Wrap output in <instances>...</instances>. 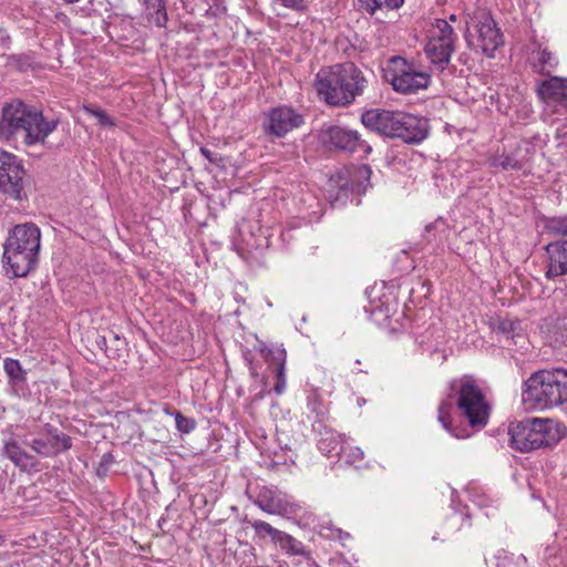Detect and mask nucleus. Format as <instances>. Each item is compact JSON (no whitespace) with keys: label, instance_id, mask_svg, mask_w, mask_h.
Listing matches in <instances>:
<instances>
[{"label":"nucleus","instance_id":"nucleus-38","mask_svg":"<svg viewBox=\"0 0 567 567\" xmlns=\"http://www.w3.org/2000/svg\"><path fill=\"white\" fill-rule=\"evenodd\" d=\"M276 382L274 385V391L280 395L286 390V374H285V367H275L274 368Z\"/></svg>","mask_w":567,"mask_h":567},{"label":"nucleus","instance_id":"nucleus-20","mask_svg":"<svg viewBox=\"0 0 567 567\" xmlns=\"http://www.w3.org/2000/svg\"><path fill=\"white\" fill-rule=\"evenodd\" d=\"M429 135V123L425 118L409 113L402 116L400 136L402 141L410 144H419Z\"/></svg>","mask_w":567,"mask_h":567},{"label":"nucleus","instance_id":"nucleus-34","mask_svg":"<svg viewBox=\"0 0 567 567\" xmlns=\"http://www.w3.org/2000/svg\"><path fill=\"white\" fill-rule=\"evenodd\" d=\"M261 352L265 354L266 360L269 364L275 367H286L287 352L282 346L274 348H262Z\"/></svg>","mask_w":567,"mask_h":567},{"label":"nucleus","instance_id":"nucleus-41","mask_svg":"<svg viewBox=\"0 0 567 567\" xmlns=\"http://www.w3.org/2000/svg\"><path fill=\"white\" fill-rule=\"evenodd\" d=\"M200 152L205 156V158H207L209 162L216 163L217 157H216V155L212 151H209V150H207L205 147H202Z\"/></svg>","mask_w":567,"mask_h":567},{"label":"nucleus","instance_id":"nucleus-16","mask_svg":"<svg viewBox=\"0 0 567 567\" xmlns=\"http://www.w3.org/2000/svg\"><path fill=\"white\" fill-rule=\"evenodd\" d=\"M254 504L269 515L284 516L296 511L292 497L276 487H261Z\"/></svg>","mask_w":567,"mask_h":567},{"label":"nucleus","instance_id":"nucleus-29","mask_svg":"<svg viewBox=\"0 0 567 567\" xmlns=\"http://www.w3.org/2000/svg\"><path fill=\"white\" fill-rule=\"evenodd\" d=\"M535 56V66L539 72L545 73L558 65L557 58L547 49H539L533 53Z\"/></svg>","mask_w":567,"mask_h":567},{"label":"nucleus","instance_id":"nucleus-7","mask_svg":"<svg viewBox=\"0 0 567 567\" xmlns=\"http://www.w3.org/2000/svg\"><path fill=\"white\" fill-rule=\"evenodd\" d=\"M382 71L384 81L399 94H416L431 83L430 74L419 71L413 62L399 55L391 56Z\"/></svg>","mask_w":567,"mask_h":567},{"label":"nucleus","instance_id":"nucleus-12","mask_svg":"<svg viewBox=\"0 0 567 567\" xmlns=\"http://www.w3.org/2000/svg\"><path fill=\"white\" fill-rule=\"evenodd\" d=\"M324 143L338 151L360 155H369L372 152L371 145L361 137L355 130L341 126H330L323 133Z\"/></svg>","mask_w":567,"mask_h":567},{"label":"nucleus","instance_id":"nucleus-25","mask_svg":"<svg viewBox=\"0 0 567 567\" xmlns=\"http://www.w3.org/2000/svg\"><path fill=\"white\" fill-rule=\"evenodd\" d=\"M543 227L547 235L564 239L567 237V214L543 218Z\"/></svg>","mask_w":567,"mask_h":567},{"label":"nucleus","instance_id":"nucleus-18","mask_svg":"<svg viewBox=\"0 0 567 567\" xmlns=\"http://www.w3.org/2000/svg\"><path fill=\"white\" fill-rule=\"evenodd\" d=\"M547 254V269L545 277L553 280L567 276V239H558L545 246Z\"/></svg>","mask_w":567,"mask_h":567},{"label":"nucleus","instance_id":"nucleus-3","mask_svg":"<svg viewBox=\"0 0 567 567\" xmlns=\"http://www.w3.org/2000/svg\"><path fill=\"white\" fill-rule=\"evenodd\" d=\"M368 85L363 72L353 63H338L321 69L315 81L319 96L329 105L344 107L363 94Z\"/></svg>","mask_w":567,"mask_h":567},{"label":"nucleus","instance_id":"nucleus-48","mask_svg":"<svg viewBox=\"0 0 567 567\" xmlns=\"http://www.w3.org/2000/svg\"><path fill=\"white\" fill-rule=\"evenodd\" d=\"M518 559H522V560L526 561V558H525V556H523V555H522V556H519V557H518Z\"/></svg>","mask_w":567,"mask_h":567},{"label":"nucleus","instance_id":"nucleus-45","mask_svg":"<svg viewBox=\"0 0 567 567\" xmlns=\"http://www.w3.org/2000/svg\"><path fill=\"white\" fill-rule=\"evenodd\" d=\"M364 403H365V400H364V399H359V400H358V404H359V405H362V404H364Z\"/></svg>","mask_w":567,"mask_h":567},{"label":"nucleus","instance_id":"nucleus-47","mask_svg":"<svg viewBox=\"0 0 567 567\" xmlns=\"http://www.w3.org/2000/svg\"><path fill=\"white\" fill-rule=\"evenodd\" d=\"M355 364H362V361H361V360H359V359H357V360H355Z\"/></svg>","mask_w":567,"mask_h":567},{"label":"nucleus","instance_id":"nucleus-49","mask_svg":"<svg viewBox=\"0 0 567 567\" xmlns=\"http://www.w3.org/2000/svg\"><path fill=\"white\" fill-rule=\"evenodd\" d=\"M358 372H364V373H368V371H364L362 369H358Z\"/></svg>","mask_w":567,"mask_h":567},{"label":"nucleus","instance_id":"nucleus-14","mask_svg":"<svg viewBox=\"0 0 567 567\" xmlns=\"http://www.w3.org/2000/svg\"><path fill=\"white\" fill-rule=\"evenodd\" d=\"M404 115L405 113L403 112L369 110L361 115V122L373 132L392 138H399L402 116Z\"/></svg>","mask_w":567,"mask_h":567},{"label":"nucleus","instance_id":"nucleus-36","mask_svg":"<svg viewBox=\"0 0 567 567\" xmlns=\"http://www.w3.org/2000/svg\"><path fill=\"white\" fill-rule=\"evenodd\" d=\"M172 415L175 417L176 427L179 432L188 434L195 430V419L185 416L179 411H175Z\"/></svg>","mask_w":567,"mask_h":567},{"label":"nucleus","instance_id":"nucleus-52","mask_svg":"<svg viewBox=\"0 0 567 567\" xmlns=\"http://www.w3.org/2000/svg\"><path fill=\"white\" fill-rule=\"evenodd\" d=\"M106 456V461H110L111 454H107Z\"/></svg>","mask_w":567,"mask_h":567},{"label":"nucleus","instance_id":"nucleus-24","mask_svg":"<svg viewBox=\"0 0 567 567\" xmlns=\"http://www.w3.org/2000/svg\"><path fill=\"white\" fill-rule=\"evenodd\" d=\"M3 369L6 374L9 378L8 383L17 392L18 389L24 384L25 382V371L23 370L21 363L12 358H6L3 361Z\"/></svg>","mask_w":567,"mask_h":567},{"label":"nucleus","instance_id":"nucleus-31","mask_svg":"<svg viewBox=\"0 0 567 567\" xmlns=\"http://www.w3.org/2000/svg\"><path fill=\"white\" fill-rule=\"evenodd\" d=\"M307 408L315 415L313 422L326 423L328 419V409L319 400L317 393H312L307 398Z\"/></svg>","mask_w":567,"mask_h":567},{"label":"nucleus","instance_id":"nucleus-21","mask_svg":"<svg viewBox=\"0 0 567 567\" xmlns=\"http://www.w3.org/2000/svg\"><path fill=\"white\" fill-rule=\"evenodd\" d=\"M544 334L547 343L559 349L567 343V316L549 318L544 324Z\"/></svg>","mask_w":567,"mask_h":567},{"label":"nucleus","instance_id":"nucleus-50","mask_svg":"<svg viewBox=\"0 0 567 567\" xmlns=\"http://www.w3.org/2000/svg\"><path fill=\"white\" fill-rule=\"evenodd\" d=\"M331 182H334L337 183L338 182V178L334 181V178H331ZM338 186V184H336Z\"/></svg>","mask_w":567,"mask_h":567},{"label":"nucleus","instance_id":"nucleus-13","mask_svg":"<svg viewBox=\"0 0 567 567\" xmlns=\"http://www.w3.org/2000/svg\"><path fill=\"white\" fill-rule=\"evenodd\" d=\"M60 124L55 115H45L42 111L29 107L25 127L24 143L27 145L44 144L47 137L52 134Z\"/></svg>","mask_w":567,"mask_h":567},{"label":"nucleus","instance_id":"nucleus-10","mask_svg":"<svg viewBox=\"0 0 567 567\" xmlns=\"http://www.w3.org/2000/svg\"><path fill=\"white\" fill-rule=\"evenodd\" d=\"M24 168L16 155L0 148V192L7 198L21 202L24 193Z\"/></svg>","mask_w":567,"mask_h":567},{"label":"nucleus","instance_id":"nucleus-42","mask_svg":"<svg viewBox=\"0 0 567 567\" xmlns=\"http://www.w3.org/2000/svg\"><path fill=\"white\" fill-rule=\"evenodd\" d=\"M9 43L10 37L2 29H0V45L7 47Z\"/></svg>","mask_w":567,"mask_h":567},{"label":"nucleus","instance_id":"nucleus-17","mask_svg":"<svg viewBox=\"0 0 567 567\" xmlns=\"http://www.w3.org/2000/svg\"><path fill=\"white\" fill-rule=\"evenodd\" d=\"M372 169L367 164H361L347 168L344 172L338 173V188L340 194L347 196L348 192L361 195L364 194L370 186Z\"/></svg>","mask_w":567,"mask_h":567},{"label":"nucleus","instance_id":"nucleus-4","mask_svg":"<svg viewBox=\"0 0 567 567\" xmlns=\"http://www.w3.org/2000/svg\"><path fill=\"white\" fill-rule=\"evenodd\" d=\"M41 247V231L33 223L16 225L3 246V262L7 275L27 277L35 269Z\"/></svg>","mask_w":567,"mask_h":567},{"label":"nucleus","instance_id":"nucleus-37","mask_svg":"<svg viewBox=\"0 0 567 567\" xmlns=\"http://www.w3.org/2000/svg\"><path fill=\"white\" fill-rule=\"evenodd\" d=\"M84 112L91 116H94L99 124L103 127H113L115 125L113 118L103 110L94 106H84Z\"/></svg>","mask_w":567,"mask_h":567},{"label":"nucleus","instance_id":"nucleus-19","mask_svg":"<svg viewBox=\"0 0 567 567\" xmlns=\"http://www.w3.org/2000/svg\"><path fill=\"white\" fill-rule=\"evenodd\" d=\"M312 430L319 436L317 446L323 455L331 457L342 453V445L344 444L343 436L336 432L330 425L313 422Z\"/></svg>","mask_w":567,"mask_h":567},{"label":"nucleus","instance_id":"nucleus-9","mask_svg":"<svg viewBox=\"0 0 567 567\" xmlns=\"http://www.w3.org/2000/svg\"><path fill=\"white\" fill-rule=\"evenodd\" d=\"M457 35L446 20L437 19L431 40L425 45V54L439 70H444L455 51Z\"/></svg>","mask_w":567,"mask_h":567},{"label":"nucleus","instance_id":"nucleus-43","mask_svg":"<svg viewBox=\"0 0 567 567\" xmlns=\"http://www.w3.org/2000/svg\"><path fill=\"white\" fill-rule=\"evenodd\" d=\"M338 535H339L340 539H344V538H349L350 537L349 533H343L341 529H338Z\"/></svg>","mask_w":567,"mask_h":567},{"label":"nucleus","instance_id":"nucleus-40","mask_svg":"<svg viewBox=\"0 0 567 567\" xmlns=\"http://www.w3.org/2000/svg\"><path fill=\"white\" fill-rule=\"evenodd\" d=\"M275 2L280 3L282 7L297 12H303L308 7L307 0H275Z\"/></svg>","mask_w":567,"mask_h":567},{"label":"nucleus","instance_id":"nucleus-44","mask_svg":"<svg viewBox=\"0 0 567 567\" xmlns=\"http://www.w3.org/2000/svg\"><path fill=\"white\" fill-rule=\"evenodd\" d=\"M66 3H70V4H73V3H76L79 2V0H64Z\"/></svg>","mask_w":567,"mask_h":567},{"label":"nucleus","instance_id":"nucleus-1","mask_svg":"<svg viewBox=\"0 0 567 567\" xmlns=\"http://www.w3.org/2000/svg\"><path fill=\"white\" fill-rule=\"evenodd\" d=\"M72 437L56 426L45 423L30 440L22 442L16 435L3 441V455L21 472L39 466L38 458H54L72 447Z\"/></svg>","mask_w":567,"mask_h":567},{"label":"nucleus","instance_id":"nucleus-28","mask_svg":"<svg viewBox=\"0 0 567 567\" xmlns=\"http://www.w3.org/2000/svg\"><path fill=\"white\" fill-rule=\"evenodd\" d=\"M275 545H278L284 551L289 555H305V546L301 542L287 534L286 532H281L278 540Z\"/></svg>","mask_w":567,"mask_h":567},{"label":"nucleus","instance_id":"nucleus-51","mask_svg":"<svg viewBox=\"0 0 567 567\" xmlns=\"http://www.w3.org/2000/svg\"><path fill=\"white\" fill-rule=\"evenodd\" d=\"M106 456V461H110L111 454H107Z\"/></svg>","mask_w":567,"mask_h":567},{"label":"nucleus","instance_id":"nucleus-8","mask_svg":"<svg viewBox=\"0 0 567 567\" xmlns=\"http://www.w3.org/2000/svg\"><path fill=\"white\" fill-rule=\"evenodd\" d=\"M466 25L467 45L481 50L486 56L492 58L498 47L503 44V34L487 10L475 9L468 14Z\"/></svg>","mask_w":567,"mask_h":567},{"label":"nucleus","instance_id":"nucleus-11","mask_svg":"<svg viewBox=\"0 0 567 567\" xmlns=\"http://www.w3.org/2000/svg\"><path fill=\"white\" fill-rule=\"evenodd\" d=\"M305 122V115L301 112L291 105L282 104L267 112L262 127L266 134L281 138L300 128Z\"/></svg>","mask_w":567,"mask_h":567},{"label":"nucleus","instance_id":"nucleus-27","mask_svg":"<svg viewBox=\"0 0 567 567\" xmlns=\"http://www.w3.org/2000/svg\"><path fill=\"white\" fill-rule=\"evenodd\" d=\"M35 53L32 51L11 54L7 58V64L19 72H27L35 66Z\"/></svg>","mask_w":567,"mask_h":567},{"label":"nucleus","instance_id":"nucleus-6","mask_svg":"<svg viewBox=\"0 0 567 567\" xmlns=\"http://www.w3.org/2000/svg\"><path fill=\"white\" fill-rule=\"evenodd\" d=\"M509 446L526 453L556 444L560 436L550 419L527 417L512 422L507 430Z\"/></svg>","mask_w":567,"mask_h":567},{"label":"nucleus","instance_id":"nucleus-32","mask_svg":"<svg viewBox=\"0 0 567 567\" xmlns=\"http://www.w3.org/2000/svg\"><path fill=\"white\" fill-rule=\"evenodd\" d=\"M491 166L495 168H502L504 171L514 169L519 171L523 168V162L515 158L509 154L496 155L491 159Z\"/></svg>","mask_w":567,"mask_h":567},{"label":"nucleus","instance_id":"nucleus-26","mask_svg":"<svg viewBox=\"0 0 567 567\" xmlns=\"http://www.w3.org/2000/svg\"><path fill=\"white\" fill-rule=\"evenodd\" d=\"M255 532V537L259 540L270 539L272 544H276L280 533L282 530L275 528L269 523L261 519H252L247 522Z\"/></svg>","mask_w":567,"mask_h":567},{"label":"nucleus","instance_id":"nucleus-23","mask_svg":"<svg viewBox=\"0 0 567 567\" xmlns=\"http://www.w3.org/2000/svg\"><path fill=\"white\" fill-rule=\"evenodd\" d=\"M145 18L150 24L157 28H165L168 17L164 0H146Z\"/></svg>","mask_w":567,"mask_h":567},{"label":"nucleus","instance_id":"nucleus-46","mask_svg":"<svg viewBox=\"0 0 567 567\" xmlns=\"http://www.w3.org/2000/svg\"><path fill=\"white\" fill-rule=\"evenodd\" d=\"M450 20H451V21H455V20H456L455 14H452V16L450 17Z\"/></svg>","mask_w":567,"mask_h":567},{"label":"nucleus","instance_id":"nucleus-5","mask_svg":"<svg viewBox=\"0 0 567 567\" xmlns=\"http://www.w3.org/2000/svg\"><path fill=\"white\" fill-rule=\"evenodd\" d=\"M522 400L536 411H545L567 402V370L545 369L530 374L524 381Z\"/></svg>","mask_w":567,"mask_h":567},{"label":"nucleus","instance_id":"nucleus-33","mask_svg":"<svg viewBox=\"0 0 567 567\" xmlns=\"http://www.w3.org/2000/svg\"><path fill=\"white\" fill-rule=\"evenodd\" d=\"M360 2L368 13L374 14L377 10L383 8L389 10L399 9L404 0H360Z\"/></svg>","mask_w":567,"mask_h":567},{"label":"nucleus","instance_id":"nucleus-35","mask_svg":"<svg viewBox=\"0 0 567 567\" xmlns=\"http://www.w3.org/2000/svg\"><path fill=\"white\" fill-rule=\"evenodd\" d=\"M340 460H343L346 464L359 466L364 458L363 451L358 446L342 445V453L339 455Z\"/></svg>","mask_w":567,"mask_h":567},{"label":"nucleus","instance_id":"nucleus-22","mask_svg":"<svg viewBox=\"0 0 567 567\" xmlns=\"http://www.w3.org/2000/svg\"><path fill=\"white\" fill-rule=\"evenodd\" d=\"M538 95L542 100H567V78L553 76L540 83Z\"/></svg>","mask_w":567,"mask_h":567},{"label":"nucleus","instance_id":"nucleus-30","mask_svg":"<svg viewBox=\"0 0 567 567\" xmlns=\"http://www.w3.org/2000/svg\"><path fill=\"white\" fill-rule=\"evenodd\" d=\"M493 329L496 333L503 334L506 339H514L519 336L520 322L518 320L503 318L495 323Z\"/></svg>","mask_w":567,"mask_h":567},{"label":"nucleus","instance_id":"nucleus-15","mask_svg":"<svg viewBox=\"0 0 567 567\" xmlns=\"http://www.w3.org/2000/svg\"><path fill=\"white\" fill-rule=\"evenodd\" d=\"M29 106L20 100L6 103L0 112V138L11 141L18 132H24Z\"/></svg>","mask_w":567,"mask_h":567},{"label":"nucleus","instance_id":"nucleus-39","mask_svg":"<svg viewBox=\"0 0 567 567\" xmlns=\"http://www.w3.org/2000/svg\"><path fill=\"white\" fill-rule=\"evenodd\" d=\"M496 567H517V563L514 560L513 554L506 550H498L496 556Z\"/></svg>","mask_w":567,"mask_h":567},{"label":"nucleus","instance_id":"nucleus-2","mask_svg":"<svg viewBox=\"0 0 567 567\" xmlns=\"http://www.w3.org/2000/svg\"><path fill=\"white\" fill-rule=\"evenodd\" d=\"M450 394L437 409V421L455 437H461L452 426L450 411L455 399V405L472 427H484L489 417V404L477 380L470 374L450 381Z\"/></svg>","mask_w":567,"mask_h":567}]
</instances>
